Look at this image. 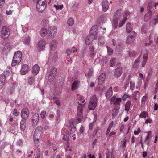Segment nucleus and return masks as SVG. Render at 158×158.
Here are the masks:
<instances>
[{
    "instance_id": "f257e3e1",
    "label": "nucleus",
    "mask_w": 158,
    "mask_h": 158,
    "mask_svg": "<svg viewBox=\"0 0 158 158\" xmlns=\"http://www.w3.org/2000/svg\"><path fill=\"white\" fill-rule=\"evenodd\" d=\"M78 106L77 108V114L76 120L77 123H79L81 122L82 119V112L83 108L84 107V104H82L79 102H77Z\"/></svg>"
},
{
    "instance_id": "f03ea898",
    "label": "nucleus",
    "mask_w": 158,
    "mask_h": 158,
    "mask_svg": "<svg viewBox=\"0 0 158 158\" xmlns=\"http://www.w3.org/2000/svg\"><path fill=\"white\" fill-rule=\"evenodd\" d=\"M97 99L95 95H93L90 98L88 108L89 110H94L97 105Z\"/></svg>"
},
{
    "instance_id": "7ed1b4c3",
    "label": "nucleus",
    "mask_w": 158,
    "mask_h": 158,
    "mask_svg": "<svg viewBox=\"0 0 158 158\" xmlns=\"http://www.w3.org/2000/svg\"><path fill=\"white\" fill-rule=\"evenodd\" d=\"M22 59V53L20 51H17L14 54L11 65L15 66L18 64L21 61Z\"/></svg>"
},
{
    "instance_id": "20e7f679",
    "label": "nucleus",
    "mask_w": 158,
    "mask_h": 158,
    "mask_svg": "<svg viewBox=\"0 0 158 158\" xmlns=\"http://www.w3.org/2000/svg\"><path fill=\"white\" fill-rule=\"evenodd\" d=\"M10 30L7 27L3 26L2 28L1 35L2 39H6L8 38L10 33Z\"/></svg>"
},
{
    "instance_id": "39448f33",
    "label": "nucleus",
    "mask_w": 158,
    "mask_h": 158,
    "mask_svg": "<svg viewBox=\"0 0 158 158\" xmlns=\"http://www.w3.org/2000/svg\"><path fill=\"white\" fill-rule=\"evenodd\" d=\"M41 129H35L34 134V141L35 144L39 143V139L41 136L42 132Z\"/></svg>"
},
{
    "instance_id": "423d86ee",
    "label": "nucleus",
    "mask_w": 158,
    "mask_h": 158,
    "mask_svg": "<svg viewBox=\"0 0 158 158\" xmlns=\"http://www.w3.org/2000/svg\"><path fill=\"white\" fill-rule=\"evenodd\" d=\"M56 27L54 26H52L48 28V35L50 38L53 37L55 36L57 33Z\"/></svg>"
},
{
    "instance_id": "0eeeda50",
    "label": "nucleus",
    "mask_w": 158,
    "mask_h": 158,
    "mask_svg": "<svg viewBox=\"0 0 158 158\" xmlns=\"http://www.w3.org/2000/svg\"><path fill=\"white\" fill-rule=\"evenodd\" d=\"M121 101V99L119 98H116L115 96L112 97L111 99V102L112 103L115 105V107H118L119 108L120 103Z\"/></svg>"
},
{
    "instance_id": "6e6552de",
    "label": "nucleus",
    "mask_w": 158,
    "mask_h": 158,
    "mask_svg": "<svg viewBox=\"0 0 158 158\" xmlns=\"http://www.w3.org/2000/svg\"><path fill=\"white\" fill-rule=\"evenodd\" d=\"M46 42L44 40H40L38 43L37 48L39 52L43 50L45 48Z\"/></svg>"
},
{
    "instance_id": "1a4fd4ad",
    "label": "nucleus",
    "mask_w": 158,
    "mask_h": 158,
    "mask_svg": "<svg viewBox=\"0 0 158 158\" xmlns=\"http://www.w3.org/2000/svg\"><path fill=\"white\" fill-rule=\"evenodd\" d=\"M57 71V69L56 68H52L51 70L48 77L49 82H51L54 80Z\"/></svg>"
},
{
    "instance_id": "9d476101",
    "label": "nucleus",
    "mask_w": 158,
    "mask_h": 158,
    "mask_svg": "<svg viewBox=\"0 0 158 158\" xmlns=\"http://www.w3.org/2000/svg\"><path fill=\"white\" fill-rule=\"evenodd\" d=\"M97 28L95 26H92L90 30V34L91 38H93V39L96 40L97 37V34L96 32Z\"/></svg>"
},
{
    "instance_id": "9b49d317",
    "label": "nucleus",
    "mask_w": 158,
    "mask_h": 158,
    "mask_svg": "<svg viewBox=\"0 0 158 158\" xmlns=\"http://www.w3.org/2000/svg\"><path fill=\"white\" fill-rule=\"evenodd\" d=\"M29 112L28 109L27 108H23L21 111V116L22 118L24 119H26L29 117Z\"/></svg>"
},
{
    "instance_id": "f8f14e48",
    "label": "nucleus",
    "mask_w": 158,
    "mask_h": 158,
    "mask_svg": "<svg viewBox=\"0 0 158 158\" xmlns=\"http://www.w3.org/2000/svg\"><path fill=\"white\" fill-rule=\"evenodd\" d=\"M32 126L35 127L39 121V115L37 113L34 114L32 117Z\"/></svg>"
},
{
    "instance_id": "ddd939ff",
    "label": "nucleus",
    "mask_w": 158,
    "mask_h": 158,
    "mask_svg": "<svg viewBox=\"0 0 158 158\" xmlns=\"http://www.w3.org/2000/svg\"><path fill=\"white\" fill-rule=\"evenodd\" d=\"M123 73L122 68L121 67H117L115 69L114 73V77L118 78Z\"/></svg>"
},
{
    "instance_id": "4468645a",
    "label": "nucleus",
    "mask_w": 158,
    "mask_h": 158,
    "mask_svg": "<svg viewBox=\"0 0 158 158\" xmlns=\"http://www.w3.org/2000/svg\"><path fill=\"white\" fill-rule=\"evenodd\" d=\"M109 3L107 0H103L102 2V11L104 12L106 11L108 9Z\"/></svg>"
},
{
    "instance_id": "2eb2a0df",
    "label": "nucleus",
    "mask_w": 158,
    "mask_h": 158,
    "mask_svg": "<svg viewBox=\"0 0 158 158\" xmlns=\"http://www.w3.org/2000/svg\"><path fill=\"white\" fill-rule=\"evenodd\" d=\"M106 75L105 73H102L100 74L98 77V84L101 85L102 84L106 79Z\"/></svg>"
},
{
    "instance_id": "dca6fc26",
    "label": "nucleus",
    "mask_w": 158,
    "mask_h": 158,
    "mask_svg": "<svg viewBox=\"0 0 158 158\" xmlns=\"http://www.w3.org/2000/svg\"><path fill=\"white\" fill-rule=\"evenodd\" d=\"M75 125V124L73 122V120H71L66 122L65 123V126L68 128H76Z\"/></svg>"
},
{
    "instance_id": "f3484780",
    "label": "nucleus",
    "mask_w": 158,
    "mask_h": 158,
    "mask_svg": "<svg viewBox=\"0 0 158 158\" xmlns=\"http://www.w3.org/2000/svg\"><path fill=\"white\" fill-rule=\"evenodd\" d=\"M46 4H42L40 5H36V8L38 11L40 12H42L46 7Z\"/></svg>"
},
{
    "instance_id": "a211bd4d",
    "label": "nucleus",
    "mask_w": 158,
    "mask_h": 158,
    "mask_svg": "<svg viewBox=\"0 0 158 158\" xmlns=\"http://www.w3.org/2000/svg\"><path fill=\"white\" fill-rule=\"evenodd\" d=\"M6 79V76L5 75L2 74L0 75V89L4 86Z\"/></svg>"
},
{
    "instance_id": "6ab92c4d",
    "label": "nucleus",
    "mask_w": 158,
    "mask_h": 158,
    "mask_svg": "<svg viewBox=\"0 0 158 158\" xmlns=\"http://www.w3.org/2000/svg\"><path fill=\"white\" fill-rule=\"evenodd\" d=\"M28 71V67L27 64L23 65L21 70V73L22 75H24L26 74Z\"/></svg>"
},
{
    "instance_id": "aec40b11",
    "label": "nucleus",
    "mask_w": 158,
    "mask_h": 158,
    "mask_svg": "<svg viewBox=\"0 0 158 158\" xmlns=\"http://www.w3.org/2000/svg\"><path fill=\"white\" fill-rule=\"evenodd\" d=\"M40 67L38 65L35 64L34 65L32 68V72L34 75H36L39 73L40 70Z\"/></svg>"
},
{
    "instance_id": "412c9836",
    "label": "nucleus",
    "mask_w": 158,
    "mask_h": 158,
    "mask_svg": "<svg viewBox=\"0 0 158 158\" xmlns=\"http://www.w3.org/2000/svg\"><path fill=\"white\" fill-rule=\"evenodd\" d=\"M58 57V54L55 52H51L49 58L52 59L53 61H56Z\"/></svg>"
},
{
    "instance_id": "4be33fe9",
    "label": "nucleus",
    "mask_w": 158,
    "mask_h": 158,
    "mask_svg": "<svg viewBox=\"0 0 158 158\" xmlns=\"http://www.w3.org/2000/svg\"><path fill=\"white\" fill-rule=\"evenodd\" d=\"M39 33L40 35L43 37H45L47 34H48L47 29L44 27L40 29Z\"/></svg>"
},
{
    "instance_id": "5701e85b",
    "label": "nucleus",
    "mask_w": 158,
    "mask_h": 158,
    "mask_svg": "<svg viewBox=\"0 0 158 158\" xmlns=\"http://www.w3.org/2000/svg\"><path fill=\"white\" fill-rule=\"evenodd\" d=\"M126 43L127 44H130L132 43L135 40V38L133 35L128 36L127 37Z\"/></svg>"
},
{
    "instance_id": "b1692460",
    "label": "nucleus",
    "mask_w": 158,
    "mask_h": 158,
    "mask_svg": "<svg viewBox=\"0 0 158 158\" xmlns=\"http://www.w3.org/2000/svg\"><path fill=\"white\" fill-rule=\"evenodd\" d=\"M148 53H146L144 55L142 61L141 63V65L142 67H144L146 64L148 57Z\"/></svg>"
},
{
    "instance_id": "393cba45",
    "label": "nucleus",
    "mask_w": 158,
    "mask_h": 158,
    "mask_svg": "<svg viewBox=\"0 0 158 158\" xmlns=\"http://www.w3.org/2000/svg\"><path fill=\"white\" fill-rule=\"evenodd\" d=\"M152 15V12L150 11H149L147 12L144 17V20L145 22L148 21L149 20L151 17Z\"/></svg>"
},
{
    "instance_id": "a878e982",
    "label": "nucleus",
    "mask_w": 158,
    "mask_h": 158,
    "mask_svg": "<svg viewBox=\"0 0 158 158\" xmlns=\"http://www.w3.org/2000/svg\"><path fill=\"white\" fill-rule=\"evenodd\" d=\"M113 91L112 87H110L107 91L106 96L107 98H109L112 95Z\"/></svg>"
},
{
    "instance_id": "bb28decb",
    "label": "nucleus",
    "mask_w": 158,
    "mask_h": 158,
    "mask_svg": "<svg viewBox=\"0 0 158 158\" xmlns=\"http://www.w3.org/2000/svg\"><path fill=\"white\" fill-rule=\"evenodd\" d=\"M79 81H75L72 85V91H74L77 88L78 86V85Z\"/></svg>"
},
{
    "instance_id": "cd10ccee",
    "label": "nucleus",
    "mask_w": 158,
    "mask_h": 158,
    "mask_svg": "<svg viewBox=\"0 0 158 158\" xmlns=\"http://www.w3.org/2000/svg\"><path fill=\"white\" fill-rule=\"evenodd\" d=\"M131 105V102L130 101H127L125 105V110L128 113L130 110Z\"/></svg>"
},
{
    "instance_id": "c85d7f7f",
    "label": "nucleus",
    "mask_w": 158,
    "mask_h": 158,
    "mask_svg": "<svg viewBox=\"0 0 158 158\" xmlns=\"http://www.w3.org/2000/svg\"><path fill=\"white\" fill-rule=\"evenodd\" d=\"M119 108L118 107H115L113 111L112 118H114L118 114Z\"/></svg>"
},
{
    "instance_id": "c756f323",
    "label": "nucleus",
    "mask_w": 158,
    "mask_h": 158,
    "mask_svg": "<svg viewBox=\"0 0 158 158\" xmlns=\"http://www.w3.org/2000/svg\"><path fill=\"white\" fill-rule=\"evenodd\" d=\"M93 40V38H91L90 35L87 36L85 40L86 44L89 45L92 42Z\"/></svg>"
},
{
    "instance_id": "7c9ffc66",
    "label": "nucleus",
    "mask_w": 158,
    "mask_h": 158,
    "mask_svg": "<svg viewBox=\"0 0 158 158\" xmlns=\"http://www.w3.org/2000/svg\"><path fill=\"white\" fill-rule=\"evenodd\" d=\"M113 27L114 29H115L117 27L118 24V21L117 19L114 18L112 22Z\"/></svg>"
},
{
    "instance_id": "2f4dec72",
    "label": "nucleus",
    "mask_w": 158,
    "mask_h": 158,
    "mask_svg": "<svg viewBox=\"0 0 158 158\" xmlns=\"http://www.w3.org/2000/svg\"><path fill=\"white\" fill-rule=\"evenodd\" d=\"M126 31L127 33H129L132 31V28L131 26L130 23H128L126 24Z\"/></svg>"
},
{
    "instance_id": "473e14b6",
    "label": "nucleus",
    "mask_w": 158,
    "mask_h": 158,
    "mask_svg": "<svg viewBox=\"0 0 158 158\" xmlns=\"http://www.w3.org/2000/svg\"><path fill=\"white\" fill-rule=\"evenodd\" d=\"M139 116L140 118H146L148 117V112L144 111L141 113Z\"/></svg>"
},
{
    "instance_id": "72a5a7b5",
    "label": "nucleus",
    "mask_w": 158,
    "mask_h": 158,
    "mask_svg": "<svg viewBox=\"0 0 158 158\" xmlns=\"http://www.w3.org/2000/svg\"><path fill=\"white\" fill-rule=\"evenodd\" d=\"M139 93L138 91H136L132 94V97L133 99L136 100L137 99V95H139Z\"/></svg>"
},
{
    "instance_id": "f704fd0d",
    "label": "nucleus",
    "mask_w": 158,
    "mask_h": 158,
    "mask_svg": "<svg viewBox=\"0 0 158 158\" xmlns=\"http://www.w3.org/2000/svg\"><path fill=\"white\" fill-rule=\"evenodd\" d=\"M116 62L114 58H112L110 61V66L113 67L115 66Z\"/></svg>"
},
{
    "instance_id": "c9c22d12",
    "label": "nucleus",
    "mask_w": 158,
    "mask_h": 158,
    "mask_svg": "<svg viewBox=\"0 0 158 158\" xmlns=\"http://www.w3.org/2000/svg\"><path fill=\"white\" fill-rule=\"evenodd\" d=\"M26 121L23 120H21L20 122V128H25L26 127Z\"/></svg>"
},
{
    "instance_id": "e433bc0d",
    "label": "nucleus",
    "mask_w": 158,
    "mask_h": 158,
    "mask_svg": "<svg viewBox=\"0 0 158 158\" xmlns=\"http://www.w3.org/2000/svg\"><path fill=\"white\" fill-rule=\"evenodd\" d=\"M147 98V97L146 96H144L141 99V106L143 107L144 106L146 100Z\"/></svg>"
},
{
    "instance_id": "4c0bfd02",
    "label": "nucleus",
    "mask_w": 158,
    "mask_h": 158,
    "mask_svg": "<svg viewBox=\"0 0 158 158\" xmlns=\"http://www.w3.org/2000/svg\"><path fill=\"white\" fill-rule=\"evenodd\" d=\"M56 9V10H61L64 7L63 5H57L55 4L53 6Z\"/></svg>"
},
{
    "instance_id": "58836bf2",
    "label": "nucleus",
    "mask_w": 158,
    "mask_h": 158,
    "mask_svg": "<svg viewBox=\"0 0 158 158\" xmlns=\"http://www.w3.org/2000/svg\"><path fill=\"white\" fill-rule=\"evenodd\" d=\"M121 12V10H117L116 11L115 15H114V18L115 19L118 18L120 15Z\"/></svg>"
},
{
    "instance_id": "ea45409f",
    "label": "nucleus",
    "mask_w": 158,
    "mask_h": 158,
    "mask_svg": "<svg viewBox=\"0 0 158 158\" xmlns=\"http://www.w3.org/2000/svg\"><path fill=\"white\" fill-rule=\"evenodd\" d=\"M98 45L102 46L104 44V40L103 38H99L98 39Z\"/></svg>"
},
{
    "instance_id": "a19ab883",
    "label": "nucleus",
    "mask_w": 158,
    "mask_h": 158,
    "mask_svg": "<svg viewBox=\"0 0 158 158\" xmlns=\"http://www.w3.org/2000/svg\"><path fill=\"white\" fill-rule=\"evenodd\" d=\"M140 56H139L138 58H137L135 61L133 66L134 67H137L139 64V58Z\"/></svg>"
},
{
    "instance_id": "79ce46f5",
    "label": "nucleus",
    "mask_w": 158,
    "mask_h": 158,
    "mask_svg": "<svg viewBox=\"0 0 158 158\" xmlns=\"http://www.w3.org/2000/svg\"><path fill=\"white\" fill-rule=\"evenodd\" d=\"M67 23L70 26L73 25L74 23V19L73 18L69 19L68 20Z\"/></svg>"
},
{
    "instance_id": "37998d69",
    "label": "nucleus",
    "mask_w": 158,
    "mask_h": 158,
    "mask_svg": "<svg viewBox=\"0 0 158 158\" xmlns=\"http://www.w3.org/2000/svg\"><path fill=\"white\" fill-rule=\"evenodd\" d=\"M10 74V71L9 69L8 68L6 69L4 72V74H2L5 75L6 76V78L7 77L9 76Z\"/></svg>"
},
{
    "instance_id": "c03bdc74",
    "label": "nucleus",
    "mask_w": 158,
    "mask_h": 158,
    "mask_svg": "<svg viewBox=\"0 0 158 158\" xmlns=\"http://www.w3.org/2000/svg\"><path fill=\"white\" fill-rule=\"evenodd\" d=\"M35 81V78L34 77H31L29 78L28 81V83L30 84H32Z\"/></svg>"
},
{
    "instance_id": "a18cd8bd",
    "label": "nucleus",
    "mask_w": 158,
    "mask_h": 158,
    "mask_svg": "<svg viewBox=\"0 0 158 158\" xmlns=\"http://www.w3.org/2000/svg\"><path fill=\"white\" fill-rule=\"evenodd\" d=\"M56 41H53L50 43V46L51 49L55 48L56 46Z\"/></svg>"
},
{
    "instance_id": "49530a36",
    "label": "nucleus",
    "mask_w": 158,
    "mask_h": 158,
    "mask_svg": "<svg viewBox=\"0 0 158 158\" xmlns=\"http://www.w3.org/2000/svg\"><path fill=\"white\" fill-rule=\"evenodd\" d=\"M42 4H46L45 0H37L36 5H41Z\"/></svg>"
},
{
    "instance_id": "de8ad7c7",
    "label": "nucleus",
    "mask_w": 158,
    "mask_h": 158,
    "mask_svg": "<svg viewBox=\"0 0 158 158\" xmlns=\"http://www.w3.org/2000/svg\"><path fill=\"white\" fill-rule=\"evenodd\" d=\"M24 42L27 45L29 44L30 43V37H26L24 40Z\"/></svg>"
},
{
    "instance_id": "09e8293b",
    "label": "nucleus",
    "mask_w": 158,
    "mask_h": 158,
    "mask_svg": "<svg viewBox=\"0 0 158 158\" xmlns=\"http://www.w3.org/2000/svg\"><path fill=\"white\" fill-rule=\"evenodd\" d=\"M69 133H67L64 135L63 138V139L64 141L68 140L69 139Z\"/></svg>"
},
{
    "instance_id": "8fccbe9b",
    "label": "nucleus",
    "mask_w": 158,
    "mask_h": 158,
    "mask_svg": "<svg viewBox=\"0 0 158 158\" xmlns=\"http://www.w3.org/2000/svg\"><path fill=\"white\" fill-rule=\"evenodd\" d=\"M107 49V52L109 55H111L113 54V50L111 48L108 46H106Z\"/></svg>"
},
{
    "instance_id": "3c124183",
    "label": "nucleus",
    "mask_w": 158,
    "mask_h": 158,
    "mask_svg": "<svg viewBox=\"0 0 158 158\" xmlns=\"http://www.w3.org/2000/svg\"><path fill=\"white\" fill-rule=\"evenodd\" d=\"M128 54L130 57H135L136 56V53L134 52V51H131L129 52H128Z\"/></svg>"
},
{
    "instance_id": "603ef678",
    "label": "nucleus",
    "mask_w": 158,
    "mask_h": 158,
    "mask_svg": "<svg viewBox=\"0 0 158 158\" xmlns=\"http://www.w3.org/2000/svg\"><path fill=\"white\" fill-rule=\"evenodd\" d=\"M127 19V18H124L122 21L119 23V27H121L125 23V21Z\"/></svg>"
},
{
    "instance_id": "864d4df0",
    "label": "nucleus",
    "mask_w": 158,
    "mask_h": 158,
    "mask_svg": "<svg viewBox=\"0 0 158 158\" xmlns=\"http://www.w3.org/2000/svg\"><path fill=\"white\" fill-rule=\"evenodd\" d=\"M135 86V83L132 81L130 82V89L132 90H133Z\"/></svg>"
},
{
    "instance_id": "5fc2aeb1",
    "label": "nucleus",
    "mask_w": 158,
    "mask_h": 158,
    "mask_svg": "<svg viewBox=\"0 0 158 158\" xmlns=\"http://www.w3.org/2000/svg\"><path fill=\"white\" fill-rule=\"evenodd\" d=\"M46 114V112L45 111H42L40 113V116L43 119L45 118V115Z\"/></svg>"
},
{
    "instance_id": "6e6d98bb",
    "label": "nucleus",
    "mask_w": 158,
    "mask_h": 158,
    "mask_svg": "<svg viewBox=\"0 0 158 158\" xmlns=\"http://www.w3.org/2000/svg\"><path fill=\"white\" fill-rule=\"evenodd\" d=\"M13 114L15 116H17L19 115V113L17 112V110L16 108L14 109Z\"/></svg>"
},
{
    "instance_id": "4d7b16f0",
    "label": "nucleus",
    "mask_w": 158,
    "mask_h": 158,
    "mask_svg": "<svg viewBox=\"0 0 158 158\" xmlns=\"http://www.w3.org/2000/svg\"><path fill=\"white\" fill-rule=\"evenodd\" d=\"M77 99L79 100H81L83 99V96L79 95V94H77Z\"/></svg>"
},
{
    "instance_id": "13d9d810",
    "label": "nucleus",
    "mask_w": 158,
    "mask_h": 158,
    "mask_svg": "<svg viewBox=\"0 0 158 158\" xmlns=\"http://www.w3.org/2000/svg\"><path fill=\"white\" fill-rule=\"evenodd\" d=\"M93 73V69H90L88 73V77H91Z\"/></svg>"
},
{
    "instance_id": "bf43d9fd",
    "label": "nucleus",
    "mask_w": 158,
    "mask_h": 158,
    "mask_svg": "<svg viewBox=\"0 0 158 158\" xmlns=\"http://www.w3.org/2000/svg\"><path fill=\"white\" fill-rule=\"evenodd\" d=\"M147 135L146 138H149L150 139V138L152 137V132L151 131H148V132H147Z\"/></svg>"
},
{
    "instance_id": "052dcab7",
    "label": "nucleus",
    "mask_w": 158,
    "mask_h": 158,
    "mask_svg": "<svg viewBox=\"0 0 158 158\" xmlns=\"http://www.w3.org/2000/svg\"><path fill=\"white\" fill-rule=\"evenodd\" d=\"M154 41L156 44L158 43V35L157 34L155 35Z\"/></svg>"
},
{
    "instance_id": "680f3d73",
    "label": "nucleus",
    "mask_w": 158,
    "mask_h": 158,
    "mask_svg": "<svg viewBox=\"0 0 158 158\" xmlns=\"http://www.w3.org/2000/svg\"><path fill=\"white\" fill-rule=\"evenodd\" d=\"M72 51L70 49H67L66 51V53L68 56L70 55Z\"/></svg>"
},
{
    "instance_id": "e2e57ef3",
    "label": "nucleus",
    "mask_w": 158,
    "mask_h": 158,
    "mask_svg": "<svg viewBox=\"0 0 158 158\" xmlns=\"http://www.w3.org/2000/svg\"><path fill=\"white\" fill-rule=\"evenodd\" d=\"M130 96L126 94H124V95L122 97V99L123 100H126V99L128 97H129Z\"/></svg>"
},
{
    "instance_id": "0e129e2a",
    "label": "nucleus",
    "mask_w": 158,
    "mask_h": 158,
    "mask_svg": "<svg viewBox=\"0 0 158 158\" xmlns=\"http://www.w3.org/2000/svg\"><path fill=\"white\" fill-rule=\"evenodd\" d=\"M140 132V129H137V130L136 129L134 131V134L135 135H137Z\"/></svg>"
},
{
    "instance_id": "69168bd1",
    "label": "nucleus",
    "mask_w": 158,
    "mask_h": 158,
    "mask_svg": "<svg viewBox=\"0 0 158 158\" xmlns=\"http://www.w3.org/2000/svg\"><path fill=\"white\" fill-rule=\"evenodd\" d=\"M149 139H150L149 138H146V139L144 141L145 143L148 145L149 144L150 142Z\"/></svg>"
},
{
    "instance_id": "338daca9",
    "label": "nucleus",
    "mask_w": 158,
    "mask_h": 158,
    "mask_svg": "<svg viewBox=\"0 0 158 158\" xmlns=\"http://www.w3.org/2000/svg\"><path fill=\"white\" fill-rule=\"evenodd\" d=\"M152 122V120L151 119H147L145 121V123L148 124V123H151Z\"/></svg>"
},
{
    "instance_id": "774afa93",
    "label": "nucleus",
    "mask_w": 158,
    "mask_h": 158,
    "mask_svg": "<svg viewBox=\"0 0 158 158\" xmlns=\"http://www.w3.org/2000/svg\"><path fill=\"white\" fill-rule=\"evenodd\" d=\"M88 156L89 158H95V156L94 155H92L91 154H88Z\"/></svg>"
}]
</instances>
